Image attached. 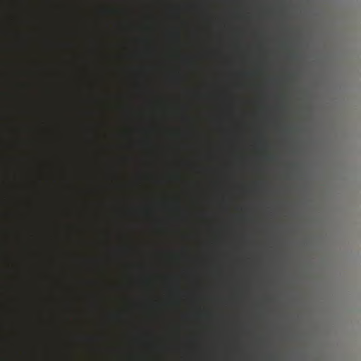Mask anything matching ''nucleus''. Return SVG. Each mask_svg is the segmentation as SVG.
<instances>
[{
  "mask_svg": "<svg viewBox=\"0 0 361 361\" xmlns=\"http://www.w3.org/2000/svg\"><path fill=\"white\" fill-rule=\"evenodd\" d=\"M269 159H273V157H269Z\"/></svg>",
  "mask_w": 361,
  "mask_h": 361,
  "instance_id": "nucleus-1",
  "label": "nucleus"
}]
</instances>
